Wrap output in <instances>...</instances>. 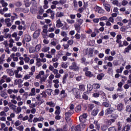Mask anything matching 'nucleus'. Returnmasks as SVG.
Returning <instances> with one entry per match:
<instances>
[{"mask_svg":"<svg viewBox=\"0 0 131 131\" xmlns=\"http://www.w3.org/2000/svg\"><path fill=\"white\" fill-rule=\"evenodd\" d=\"M48 76H49V74L45 75V71H41L39 72V74L36 76V78L37 79H40V82H45Z\"/></svg>","mask_w":131,"mask_h":131,"instance_id":"1","label":"nucleus"},{"mask_svg":"<svg viewBox=\"0 0 131 131\" xmlns=\"http://www.w3.org/2000/svg\"><path fill=\"white\" fill-rule=\"evenodd\" d=\"M100 95H101V96H102L103 97H104L105 93H104V92L102 91H99L97 90H95L93 94V97H94V98H99V97H100Z\"/></svg>","mask_w":131,"mask_h":131,"instance_id":"2","label":"nucleus"},{"mask_svg":"<svg viewBox=\"0 0 131 131\" xmlns=\"http://www.w3.org/2000/svg\"><path fill=\"white\" fill-rule=\"evenodd\" d=\"M70 70H73L74 71H79L80 68L77 66V63L75 62L72 63V65L69 67Z\"/></svg>","mask_w":131,"mask_h":131,"instance_id":"3","label":"nucleus"},{"mask_svg":"<svg viewBox=\"0 0 131 131\" xmlns=\"http://www.w3.org/2000/svg\"><path fill=\"white\" fill-rule=\"evenodd\" d=\"M43 31L41 32V34L43 38H47L48 37V26L44 25L42 27Z\"/></svg>","mask_w":131,"mask_h":131,"instance_id":"4","label":"nucleus"},{"mask_svg":"<svg viewBox=\"0 0 131 131\" xmlns=\"http://www.w3.org/2000/svg\"><path fill=\"white\" fill-rule=\"evenodd\" d=\"M88 117V114H83L79 117V120L80 122H85L86 118Z\"/></svg>","mask_w":131,"mask_h":131,"instance_id":"5","label":"nucleus"},{"mask_svg":"<svg viewBox=\"0 0 131 131\" xmlns=\"http://www.w3.org/2000/svg\"><path fill=\"white\" fill-rule=\"evenodd\" d=\"M115 111V109L113 107H110L107 108L104 112L105 115H109V114H111L112 112H114Z\"/></svg>","mask_w":131,"mask_h":131,"instance_id":"6","label":"nucleus"},{"mask_svg":"<svg viewBox=\"0 0 131 131\" xmlns=\"http://www.w3.org/2000/svg\"><path fill=\"white\" fill-rule=\"evenodd\" d=\"M94 10L95 12H98L99 14H102L104 12V10L98 6L94 7Z\"/></svg>","mask_w":131,"mask_h":131,"instance_id":"7","label":"nucleus"},{"mask_svg":"<svg viewBox=\"0 0 131 131\" xmlns=\"http://www.w3.org/2000/svg\"><path fill=\"white\" fill-rule=\"evenodd\" d=\"M86 54L88 55L89 57H90L91 58H92V57H94L93 49L90 48V49L87 50Z\"/></svg>","mask_w":131,"mask_h":131,"instance_id":"8","label":"nucleus"},{"mask_svg":"<svg viewBox=\"0 0 131 131\" xmlns=\"http://www.w3.org/2000/svg\"><path fill=\"white\" fill-rule=\"evenodd\" d=\"M73 113H71V112L70 111H69V112H67L65 113V115L66 116V119L67 121H68V120H70L71 119L70 118H69L70 116H71Z\"/></svg>","mask_w":131,"mask_h":131,"instance_id":"9","label":"nucleus"},{"mask_svg":"<svg viewBox=\"0 0 131 131\" xmlns=\"http://www.w3.org/2000/svg\"><path fill=\"white\" fill-rule=\"evenodd\" d=\"M56 27H57V28H60V27H62V26H63V23H62L61 19H58L56 20Z\"/></svg>","mask_w":131,"mask_h":131,"instance_id":"10","label":"nucleus"},{"mask_svg":"<svg viewBox=\"0 0 131 131\" xmlns=\"http://www.w3.org/2000/svg\"><path fill=\"white\" fill-rule=\"evenodd\" d=\"M39 34H40V30H36L33 34L34 38H37L39 36Z\"/></svg>","mask_w":131,"mask_h":131,"instance_id":"11","label":"nucleus"},{"mask_svg":"<svg viewBox=\"0 0 131 131\" xmlns=\"http://www.w3.org/2000/svg\"><path fill=\"white\" fill-rule=\"evenodd\" d=\"M31 30L32 31H34V30H36V29H37V25H36V23H33L31 26Z\"/></svg>","mask_w":131,"mask_h":131,"instance_id":"12","label":"nucleus"},{"mask_svg":"<svg viewBox=\"0 0 131 131\" xmlns=\"http://www.w3.org/2000/svg\"><path fill=\"white\" fill-rule=\"evenodd\" d=\"M35 88H32L31 90V92L30 93V94H29V96H35L36 95V93L35 91Z\"/></svg>","mask_w":131,"mask_h":131,"instance_id":"13","label":"nucleus"},{"mask_svg":"<svg viewBox=\"0 0 131 131\" xmlns=\"http://www.w3.org/2000/svg\"><path fill=\"white\" fill-rule=\"evenodd\" d=\"M53 82L54 83V87L55 89H58L59 88V80H53Z\"/></svg>","mask_w":131,"mask_h":131,"instance_id":"14","label":"nucleus"},{"mask_svg":"<svg viewBox=\"0 0 131 131\" xmlns=\"http://www.w3.org/2000/svg\"><path fill=\"white\" fill-rule=\"evenodd\" d=\"M8 106H9L11 110H13V111H14V112H16V109L17 106H16L13 104H10V103H9Z\"/></svg>","mask_w":131,"mask_h":131,"instance_id":"15","label":"nucleus"},{"mask_svg":"<svg viewBox=\"0 0 131 131\" xmlns=\"http://www.w3.org/2000/svg\"><path fill=\"white\" fill-rule=\"evenodd\" d=\"M56 16L57 17H64V16H65V13H64V12H57L56 14Z\"/></svg>","mask_w":131,"mask_h":131,"instance_id":"16","label":"nucleus"},{"mask_svg":"<svg viewBox=\"0 0 131 131\" xmlns=\"http://www.w3.org/2000/svg\"><path fill=\"white\" fill-rule=\"evenodd\" d=\"M117 107L118 111H121L123 110V104L122 103H119L117 105Z\"/></svg>","mask_w":131,"mask_h":131,"instance_id":"17","label":"nucleus"},{"mask_svg":"<svg viewBox=\"0 0 131 131\" xmlns=\"http://www.w3.org/2000/svg\"><path fill=\"white\" fill-rule=\"evenodd\" d=\"M15 53H12L10 55V57H11V59H13V61L18 62V58L17 57H15Z\"/></svg>","mask_w":131,"mask_h":131,"instance_id":"18","label":"nucleus"},{"mask_svg":"<svg viewBox=\"0 0 131 131\" xmlns=\"http://www.w3.org/2000/svg\"><path fill=\"white\" fill-rule=\"evenodd\" d=\"M31 40V36L28 35H26L24 39V41H27V42H29V41H30Z\"/></svg>","mask_w":131,"mask_h":131,"instance_id":"19","label":"nucleus"},{"mask_svg":"<svg viewBox=\"0 0 131 131\" xmlns=\"http://www.w3.org/2000/svg\"><path fill=\"white\" fill-rule=\"evenodd\" d=\"M14 83L15 84H21V83H23V80L21 79H15L14 80Z\"/></svg>","mask_w":131,"mask_h":131,"instance_id":"20","label":"nucleus"},{"mask_svg":"<svg viewBox=\"0 0 131 131\" xmlns=\"http://www.w3.org/2000/svg\"><path fill=\"white\" fill-rule=\"evenodd\" d=\"M6 72L9 74L10 76H13V75H14V72H13V70L11 69H7Z\"/></svg>","mask_w":131,"mask_h":131,"instance_id":"21","label":"nucleus"},{"mask_svg":"<svg viewBox=\"0 0 131 131\" xmlns=\"http://www.w3.org/2000/svg\"><path fill=\"white\" fill-rule=\"evenodd\" d=\"M104 76H105V74L101 73L97 76V79H98V80H101Z\"/></svg>","mask_w":131,"mask_h":131,"instance_id":"22","label":"nucleus"},{"mask_svg":"<svg viewBox=\"0 0 131 131\" xmlns=\"http://www.w3.org/2000/svg\"><path fill=\"white\" fill-rule=\"evenodd\" d=\"M85 74L88 77H93V76H94V75L92 73L91 71L85 72Z\"/></svg>","mask_w":131,"mask_h":131,"instance_id":"23","label":"nucleus"},{"mask_svg":"<svg viewBox=\"0 0 131 131\" xmlns=\"http://www.w3.org/2000/svg\"><path fill=\"white\" fill-rule=\"evenodd\" d=\"M61 108L60 107V106H56V111L55 112V114H56L57 115H59V114H60V113H61V111L60 110Z\"/></svg>","mask_w":131,"mask_h":131,"instance_id":"24","label":"nucleus"},{"mask_svg":"<svg viewBox=\"0 0 131 131\" xmlns=\"http://www.w3.org/2000/svg\"><path fill=\"white\" fill-rule=\"evenodd\" d=\"M46 104L50 106V107H55V106H56V104L53 102V101L47 102Z\"/></svg>","mask_w":131,"mask_h":131,"instance_id":"25","label":"nucleus"},{"mask_svg":"<svg viewBox=\"0 0 131 131\" xmlns=\"http://www.w3.org/2000/svg\"><path fill=\"white\" fill-rule=\"evenodd\" d=\"M98 112H99V110L98 109H94L91 113L92 115L93 116H96L98 114Z\"/></svg>","mask_w":131,"mask_h":131,"instance_id":"26","label":"nucleus"},{"mask_svg":"<svg viewBox=\"0 0 131 131\" xmlns=\"http://www.w3.org/2000/svg\"><path fill=\"white\" fill-rule=\"evenodd\" d=\"M1 97H3V98H4L5 99H7V98H8V95L4 91H1Z\"/></svg>","mask_w":131,"mask_h":131,"instance_id":"27","label":"nucleus"},{"mask_svg":"<svg viewBox=\"0 0 131 131\" xmlns=\"http://www.w3.org/2000/svg\"><path fill=\"white\" fill-rule=\"evenodd\" d=\"M68 77V74H66L63 76L62 83H66V79Z\"/></svg>","mask_w":131,"mask_h":131,"instance_id":"28","label":"nucleus"},{"mask_svg":"<svg viewBox=\"0 0 131 131\" xmlns=\"http://www.w3.org/2000/svg\"><path fill=\"white\" fill-rule=\"evenodd\" d=\"M41 48V45H36V46L35 48V51L36 53H37V52H39V51L40 50V48Z\"/></svg>","mask_w":131,"mask_h":131,"instance_id":"29","label":"nucleus"},{"mask_svg":"<svg viewBox=\"0 0 131 131\" xmlns=\"http://www.w3.org/2000/svg\"><path fill=\"white\" fill-rule=\"evenodd\" d=\"M4 82H6V78L5 77V75H3L0 80V85L3 84Z\"/></svg>","mask_w":131,"mask_h":131,"instance_id":"30","label":"nucleus"},{"mask_svg":"<svg viewBox=\"0 0 131 131\" xmlns=\"http://www.w3.org/2000/svg\"><path fill=\"white\" fill-rule=\"evenodd\" d=\"M75 110L76 111V112H80L81 110V105H77L75 108Z\"/></svg>","mask_w":131,"mask_h":131,"instance_id":"31","label":"nucleus"},{"mask_svg":"<svg viewBox=\"0 0 131 131\" xmlns=\"http://www.w3.org/2000/svg\"><path fill=\"white\" fill-rule=\"evenodd\" d=\"M50 51V47H45L42 49V52L43 53H48Z\"/></svg>","mask_w":131,"mask_h":131,"instance_id":"32","label":"nucleus"},{"mask_svg":"<svg viewBox=\"0 0 131 131\" xmlns=\"http://www.w3.org/2000/svg\"><path fill=\"white\" fill-rule=\"evenodd\" d=\"M104 8L105 10L107 11V12H110L111 11L110 8H111V6H110V5L105 4V5L104 6Z\"/></svg>","mask_w":131,"mask_h":131,"instance_id":"33","label":"nucleus"},{"mask_svg":"<svg viewBox=\"0 0 131 131\" xmlns=\"http://www.w3.org/2000/svg\"><path fill=\"white\" fill-rule=\"evenodd\" d=\"M88 93H89L88 92H85L83 93V95L82 96L83 99H84V100H88V99H89V98L88 97Z\"/></svg>","mask_w":131,"mask_h":131,"instance_id":"34","label":"nucleus"},{"mask_svg":"<svg viewBox=\"0 0 131 131\" xmlns=\"http://www.w3.org/2000/svg\"><path fill=\"white\" fill-rule=\"evenodd\" d=\"M24 3L26 8H28V7H30V4H31L28 0H24Z\"/></svg>","mask_w":131,"mask_h":131,"instance_id":"35","label":"nucleus"},{"mask_svg":"<svg viewBox=\"0 0 131 131\" xmlns=\"http://www.w3.org/2000/svg\"><path fill=\"white\" fill-rule=\"evenodd\" d=\"M67 23H68V24L72 25V24H74V23H75V20H74L73 19H67Z\"/></svg>","mask_w":131,"mask_h":131,"instance_id":"36","label":"nucleus"},{"mask_svg":"<svg viewBox=\"0 0 131 131\" xmlns=\"http://www.w3.org/2000/svg\"><path fill=\"white\" fill-rule=\"evenodd\" d=\"M14 74H15V77L16 78H21V77H23V75H21L20 74H19V73L17 72H14Z\"/></svg>","mask_w":131,"mask_h":131,"instance_id":"37","label":"nucleus"},{"mask_svg":"<svg viewBox=\"0 0 131 131\" xmlns=\"http://www.w3.org/2000/svg\"><path fill=\"white\" fill-rule=\"evenodd\" d=\"M117 43L119 45V48H122L123 47V45L122 44V42L120 40H116Z\"/></svg>","mask_w":131,"mask_h":131,"instance_id":"38","label":"nucleus"},{"mask_svg":"<svg viewBox=\"0 0 131 131\" xmlns=\"http://www.w3.org/2000/svg\"><path fill=\"white\" fill-rule=\"evenodd\" d=\"M124 69V68H123V67H121L120 69H117L116 70V72L117 73H122Z\"/></svg>","mask_w":131,"mask_h":131,"instance_id":"39","label":"nucleus"},{"mask_svg":"<svg viewBox=\"0 0 131 131\" xmlns=\"http://www.w3.org/2000/svg\"><path fill=\"white\" fill-rule=\"evenodd\" d=\"M29 51V53H30V54H31L32 53H34L35 52V48H34L33 47H30Z\"/></svg>","mask_w":131,"mask_h":131,"instance_id":"40","label":"nucleus"},{"mask_svg":"<svg viewBox=\"0 0 131 131\" xmlns=\"http://www.w3.org/2000/svg\"><path fill=\"white\" fill-rule=\"evenodd\" d=\"M113 4L117 6V7H120V4L118 2V1L115 0L113 1Z\"/></svg>","mask_w":131,"mask_h":131,"instance_id":"41","label":"nucleus"},{"mask_svg":"<svg viewBox=\"0 0 131 131\" xmlns=\"http://www.w3.org/2000/svg\"><path fill=\"white\" fill-rule=\"evenodd\" d=\"M129 129H130V126L127 125L126 126L124 127V128L122 131H129Z\"/></svg>","mask_w":131,"mask_h":131,"instance_id":"42","label":"nucleus"},{"mask_svg":"<svg viewBox=\"0 0 131 131\" xmlns=\"http://www.w3.org/2000/svg\"><path fill=\"white\" fill-rule=\"evenodd\" d=\"M114 59V57H113L112 56H110L108 57H105V60H108V61H113Z\"/></svg>","mask_w":131,"mask_h":131,"instance_id":"43","label":"nucleus"},{"mask_svg":"<svg viewBox=\"0 0 131 131\" xmlns=\"http://www.w3.org/2000/svg\"><path fill=\"white\" fill-rule=\"evenodd\" d=\"M16 129H17V130L23 131L24 130V126L20 125V126H19L18 127H16Z\"/></svg>","mask_w":131,"mask_h":131,"instance_id":"44","label":"nucleus"},{"mask_svg":"<svg viewBox=\"0 0 131 131\" xmlns=\"http://www.w3.org/2000/svg\"><path fill=\"white\" fill-rule=\"evenodd\" d=\"M87 89H88L87 92H89V91H92V90H93V86L92 85V84H88Z\"/></svg>","mask_w":131,"mask_h":131,"instance_id":"45","label":"nucleus"},{"mask_svg":"<svg viewBox=\"0 0 131 131\" xmlns=\"http://www.w3.org/2000/svg\"><path fill=\"white\" fill-rule=\"evenodd\" d=\"M14 6L15 7H17V8H19V7H21V6H22V3L20 2H16L15 4H14Z\"/></svg>","mask_w":131,"mask_h":131,"instance_id":"46","label":"nucleus"},{"mask_svg":"<svg viewBox=\"0 0 131 131\" xmlns=\"http://www.w3.org/2000/svg\"><path fill=\"white\" fill-rule=\"evenodd\" d=\"M100 84H99L98 83H95L93 84V88L95 90H98V89H100Z\"/></svg>","mask_w":131,"mask_h":131,"instance_id":"47","label":"nucleus"},{"mask_svg":"<svg viewBox=\"0 0 131 131\" xmlns=\"http://www.w3.org/2000/svg\"><path fill=\"white\" fill-rule=\"evenodd\" d=\"M79 90L82 92H84V90H85V86H84V85H80Z\"/></svg>","mask_w":131,"mask_h":131,"instance_id":"48","label":"nucleus"},{"mask_svg":"<svg viewBox=\"0 0 131 131\" xmlns=\"http://www.w3.org/2000/svg\"><path fill=\"white\" fill-rule=\"evenodd\" d=\"M6 82H11V78L10 77H8L7 75H5Z\"/></svg>","mask_w":131,"mask_h":131,"instance_id":"49","label":"nucleus"},{"mask_svg":"<svg viewBox=\"0 0 131 131\" xmlns=\"http://www.w3.org/2000/svg\"><path fill=\"white\" fill-rule=\"evenodd\" d=\"M55 29H56V27H50L48 29L49 32H54L55 31Z\"/></svg>","mask_w":131,"mask_h":131,"instance_id":"50","label":"nucleus"},{"mask_svg":"<svg viewBox=\"0 0 131 131\" xmlns=\"http://www.w3.org/2000/svg\"><path fill=\"white\" fill-rule=\"evenodd\" d=\"M102 105L104 106V107H106V108H108V107H111V104H110V103H108V102H103Z\"/></svg>","mask_w":131,"mask_h":131,"instance_id":"51","label":"nucleus"},{"mask_svg":"<svg viewBox=\"0 0 131 131\" xmlns=\"http://www.w3.org/2000/svg\"><path fill=\"white\" fill-rule=\"evenodd\" d=\"M129 50H131V45H129L126 48H125L124 53H128Z\"/></svg>","mask_w":131,"mask_h":131,"instance_id":"52","label":"nucleus"},{"mask_svg":"<svg viewBox=\"0 0 131 131\" xmlns=\"http://www.w3.org/2000/svg\"><path fill=\"white\" fill-rule=\"evenodd\" d=\"M70 110H69V111L71 112V113H73V110H74V105L73 104H71L70 106Z\"/></svg>","mask_w":131,"mask_h":131,"instance_id":"53","label":"nucleus"},{"mask_svg":"<svg viewBox=\"0 0 131 131\" xmlns=\"http://www.w3.org/2000/svg\"><path fill=\"white\" fill-rule=\"evenodd\" d=\"M94 124H95V125H96V128H97V129H98V130L100 129V125L98 123V121H95L94 122Z\"/></svg>","mask_w":131,"mask_h":131,"instance_id":"54","label":"nucleus"},{"mask_svg":"<svg viewBox=\"0 0 131 131\" xmlns=\"http://www.w3.org/2000/svg\"><path fill=\"white\" fill-rule=\"evenodd\" d=\"M108 128V126L107 125H103L101 127V129L102 130H106Z\"/></svg>","mask_w":131,"mask_h":131,"instance_id":"55","label":"nucleus"},{"mask_svg":"<svg viewBox=\"0 0 131 131\" xmlns=\"http://www.w3.org/2000/svg\"><path fill=\"white\" fill-rule=\"evenodd\" d=\"M62 47H63L64 50H67V49H69V45L68 43H64L62 45Z\"/></svg>","mask_w":131,"mask_h":131,"instance_id":"56","label":"nucleus"},{"mask_svg":"<svg viewBox=\"0 0 131 131\" xmlns=\"http://www.w3.org/2000/svg\"><path fill=\"white\" fill-rule=\"evenodd\" d=\"M23 8H16L15 9V12L16 13H20V12H22Z\"/></svg>","mask_w":131,"mask_h":131,"instance_id":"57","label":"nucleus"},{"mask_svg":"<svg viewBox=\"0 0 131 131\" xmlns=\"http://www.w3.org/2000/svg\"><path fill=\"white\" fill-rule=\"evenodd\" d=\"M1 127L0 128V130H3L6 127V124L4 123H1Z\"/></svg>","mask_w":131,"mask_h":131,"instance_id":"58","label":"nucleus"},{"mask_svg":"<svg viewBox=\"0 0 131 131\" xmlns=\"http://www.w3.org/2000/svg\"><path fill=\"white\" fill-rule=\"evenodd\" d=\"M14 125L15 126H19V125H21V122L19 120H17L14 123Z\"/></svg>","mask_w":131,"mask_h":131,"instance_id":"59","label":"nucleus"},{"mask_svg":"<svg viewBox=\"0 0 131 131\" xmlns=\"http://www.w3.org/2000/svg\"><path fill=\"white\" fill-rule=\"evenodd\" d=\"M78 127H80V129H83V128L85 127V124L81 123L79 126H78Z\"/></svg>","mask_w":131,"mask_h":131,"instance_id":"60","label":"nucleus"},{"mask_svg":"<svg viewBox=\"0 0 131 131\" xmlns=\"http://www.w3.org/2000/svg\"><path fill=\"white\" fill-rule=\"evenodd\" d=\"M61 67L62 68H63L64 69H66V68L68 67V65L67 64V63H63L61 64Z\"/></svg>","mask_w":131,"mask_h":131,"instance_id":"61","label":"nucleus"},{"mask_svg":"<svg viewBox=\"0 0 131 131\" xmlns=\"http://www.w3.org/2000/svg\"><path fill=\"white\" fill-rule=\"evenodd\" d=\"M50 53L52 56H55V54H56V49H52L51 50Z\"/></svg>","mask_w":131,"mask_h":131,"instance_id":"62","label":"nucleus"},{"mask_svg":"<svg viewBox=\"0 0 131 131\" xmlns=\"http://www.w3.org/2000/svg\"><path fill=\"white\" fill-rule=\"evenodd\" d=\"M126 111H127V112H131V106L130 105H127Z\"/></svg>","mask_w":131,"mask_h":131,"instance_id":"63","label":"nucleus"},{"mask_svg":"<svg viewBox=\"0 0 131 131\" xmlns=\"http://www.w3.org/2000/svg\"><path fill=\"white\" fill-rule=\"evenodd\" d=\"M108 131H116L117 130V129H116V128H115V127H110L108 129Z\"/></svg>","mask_w":131,"mask_h":131,"instance_id":"64","label":"nucleus"}]
</instances>
